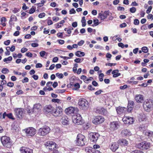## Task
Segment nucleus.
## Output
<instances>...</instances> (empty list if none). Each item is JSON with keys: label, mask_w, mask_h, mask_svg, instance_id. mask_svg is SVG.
<instances>
[{"label": "nucleus", "mask_w": 153, "mask_h": 153, "mask_svg": "<svg viewBox=\"0 0 153 153\" xmlns=\"http://www.w3.org/2000/svg\"><path fill=\"white\" fill-rule=\"evenodd\" d=\"M119 127V123L117 121H113L110 124V129L111 131H114L117 129Z\"/></svg>", "instance_id": "obj_17"}, {"label": "nucleus", "mask_w": 153, "mask_h": 153, "mask_svg": "<svg viewBox=\"0 0 153 153\" xmlns=\"http://www.w3.org/2000/svg\"><path fill=\"white\" fill-rule=\"evenodd\" d=\"M12 60V57L10 56L7 58H5L3 59V61L4 62H6V63H8L9 62H7L8 61H11Z\"/></svg>", "instance_id": "obj_34"}, {"label": "nucleus", "mask_w": 153, "mask_h": 153, "mask_svg": "<svg viewBox=\"0 0 153 153\" xmlns=\"http://www.w3.org/2000/svg\"><path fill=\"white\" fill-rule=\"evenodd\" d=\"M10 41L9 40H8L7 41H5L4 42V44L5 45H8L10 43Z\"/></svg>", "instance_id": "obj_64"}, {"label": "nucleus", "mask_w": 153, "mask_h": 153, "mask_svg": "<svg viewBox=\"0 0 153 153\" xmlns=\"http://www.w3.org/2000/svg\"><path fill=\"white\" fill-rule=\"evenodd\" d=\"M45 145L47 149L51 151H54L56 149V144L53 141H48L45 144Z\"/></svg>", "instance_id": "obj_7"}, {"label": "nucleus", "mask_w": 153, "mask_h": 153, "mask_svg": "<svg viewBox=\"0 0 153 153\" xmlns=\"http://www.w3.org/2000/svg\"><path fill=\"white\" fill-rule=\"evenodd\" d=\"M150 143L146 141L140 143L136 144V147L141 150H145L148 149L150 147Z\"/></svg>", "instance_id": "obj_5"}, {"label": "nucleus", "mask_w": 153, "mask_h": 153, "mask_svg": "<svg viewBox=\"0 0 153 153\" xmlns=\"http://www.w3.org/2000/svg\"><path fill=\"white\" fill-rule=\"evenodd\" d=\"M134 106V102L133 101L129 100L128 101V111L131 112Z\"/></svg>", "instance_id": "obj_23"}, {"label": "nucleus", "mask_w": 153, "mask_h": 153, "mask_svg": "<svg viewBox=\"0 0 153 153\" xmlns=\"http://www.w3.org/2000/svg\"><path fill=\"white\" fill-rule=\"evenodd\" d=\"M147 18L149 19H151L153 20V15L151 14H149L147 16Z\"/></svg>", "instance_id": "obj_58"}, {"label": "nucleus", "mask_w": 153, "mask_h": 153, "mask_svg": "<svg viewBox=\"0 0 153 153\" xmlns=\"http://www.w3.org/2000/svg\"><path fill=\"white\" fill-rule=\"evenodd\" d=\"M111 15V13H110L109 11H106L102 13H99L98 14V18H100L101 20H104L108 16Z\"/></svg>", "instance_id": "obj_14"}, {"label": "nucleus", "mask_w": 153, "mask_h": 153, "mask_svg": "<svg viewBox=\"0 0 153 153\" xmlns=\"http://www.w3.org/2000/svg\"><path fill=\"white\" fill-rule=\"evenodd\" d=\"M86 20L85 19V17H83L82 18L81 22L82 23V26L83 27H84L86 25Z\"/></svg>", "instance_id": "obj_35"}, {"label": "nucleus", "mask_w": 153, "mask_h": 153, "mask_svg": "<svg viewBox=\"0 0 153 153\" xmlns=\"http://www.w3.org/2000/svg\"><path fill=\"white\" fill-rule=\"evenodd\" d=\"M14 83L12 82H9L7 84V86L11 87H13L14 86Z\"/></svg>", "instance_id": "obj_56"}, {"label": "nucleus", "mask_w": 153, "mask_h": 153, "mask_svg": "<svg viewBox=\"0 0 153 153\" xmlns=\"http://www.w3.org/2000/svg\"><path fill=\"white\" fill-rule=\"evenodd\" d=\"M145 134L148 137H153V132L151 131H146L145 132Z\"/></svg>", "instance_id": "obj_32"}, {"label": "nucleus", "mask_w": 153, "mask_h": 153, "mask_svg": "<svg viewBox=\"0 0 153 153\" xmlns=\"http://www.w3.org/2000/svg\"><path fill=\"white\" fill-rule=\"evenodd\" d=\"M76 55L78 57L83 56H85V54L84 52L78 51L75 53Z\"/></svg>", "instance_id": "obj_31"}, {"label": "nucleus", "mask_w": 153, "mask_h": 153, "mask_svg": "<svg viewBox=\"0 0 153 153\" xmlns=\"http://www.w3.org/2000/svg\"><path fill=\"white\" fill-rule=\"evenodd\" d=\"M52 114L55 117H60L62 114V109L60 106L54 108Z\"/></svg>", "instance_id": "obj_10"}, {"label": "nucleus", "mask_w": 153, "mask_h": 153, "mask_svg": "<svg viewBox=\"0 0 153 153\" xmlns=\"http://www.w3.org/2000/svg\"><path fill=\"white\" fill-rule=\"evenodd\" d=\"M65 91V90H57L56 91V93H63Z\"/></svg>", "instance_id": "obj_48"}, {"label": "nucleus", "mask_w": 153, "mask_h": 153, "mask_svg": "<svg viewBox=\"0 0 153 153\" xmlns=\"http://www.w3.org/2000/svg\"><path fill=\"white\" fill-rule=\"evenodd\" d=\"M58 58L57 57H55L53 59L52 62H56L58 61Z\"/></svg>", "instance_id": "obj_62"}, {"label": "nucleus", "mask_w": 153, "mask_h": 153, "mask_svg": "<svg viewBox=\"0 0 153 153\" xmlns=\"http://www.w3.org/2000/svg\"><path fill=\"white\" fill-rule=\"evenodd\" d=\"M126 108L123 107L119 106L118 107H116V110L117 114H120L124 112L125 111V109Z\"/></svg>", "instance_id": "obj_24"}, {"label": "nucleus", "mask_w": 153, "mask_h": 153, "mask_svg": "<svg viewBox=\"0 0 153 153\" xmlns=\"http://www.w3.org/2000/svg\"><path fill=\"white\" fill-rule=\"evenodd\" d=\"M54 67H55V65L54 64H53L50 66L49 69L46 68V69L47 70H48V69H49L50 70H52L54 68Z\"/></svg>", "instance_id": "obj_57"}, {"label": "nucleus", "mask_w": 153, "mask_h": 153, "mask_svg": "<svg viewBox=\"0 0 153 153\" xmlns=\"http://www.w3.org/2000/svg\"><path fill=\"white\" fill-rule=\"evenodd\" d=\"M15 114L16 116L19 118H22L23 114V109L21 108H18L14 109Z\"/></svg>", "instance_id": "obj_19"}, {"label": "nucleus", "mask_w": 153, "mask_h": 153, "mask_svg": "<svg viewBox=\"0 0 153 153\" xmlns=\"http://www.w3.org/2000/svg\"><path fill=\"white\" fill-rule=\"evenodd\" d=\"M142 51L143 52L146 53L148 51V48L146 47H143L142 48Z\"/></svg>", "instance_id": "obj_37"}, {"label": "nucleus", "mask_w": 153, "mask_h": 153, "mask_svg": "<svg viewBox=\"0 0 153 153\" xmlns=\"http://www.w3.org/2000/svg\"><path fill=\"white\" fill-rule=\"evenodd\" d=\"M73 121L75 123L78 125H81L83 123V121L80 114H78L74 115L73 117Z\"/></svg>", "instance_id": "obj_6"}, {"label": "nucleus", "mask_w": 153, "mask_h": 153, "mask_svg": "<svg viewBox=\"0 0 153 153\" xmlns=\"http://www.w3.org/2000/svg\"><path fill=\"white\" fill-rule=\"evenodd\" d=\"M139 23V21L137 19H135L134 20V24L136 25H138Z\"/></svg>", "instance_id": "obj_49"}, {"label": "nucleus", "mask_w": 153, "mask_h": 153, "mask_svg": "<svg viewBox=\"0 0 153 153\" xmlns=\"http://www.w3.org/2000/svg\"><path fill=\"white\" fill-rule=\"evenodd\" d=\"M22 9L23 10H26L27 9H28V7L26 6V4L25 3H23Z\"/></svg>", "instance_id": "obj_59"}, {"label": "nucleus", "mask_w": 153, "mask_h": 153, "mask_svg": "<svg viewBox=\"0 0 153 153\" xmlns=\"http://www.w3.org/2000/svg\"><path fill=\"white\" fill-rule=\"evenodd\" d=\"M11 126V129L13 131V132H17L19 131V126L17 124L13 123L12 124Z\"/></svg>", "instance_id": "obj_27"}, {"label": "nucleus", "mask_w": 153, "mask_h": 153, "mask_svg": "<svg viewBox=\"0 0 153 153\" xmlns=\"http://www.w3.org/2000/svg\"><path fill=\"white\" fill-rule=\"evenodd\" d=\"M20 10L19 9L15 8L13 10L12 12L14 13H16L19 12Z\"/></svg>", "instance_id": "obj_45"}, {"label": "nucleus", "mask_w": 153, "mask_h": 153, "mask_svg": "<svg viewBox=\"0 0 153 153\" xmlns=\"http://www.w3.org/2000/svg\"><path fill=\"white\" fill-rule=\"evenodd\" d=\"M123 120L125 124H131L134 122V120L133 117H124Z\"/></svg>", "instance_id": "obj_18"}, {"label": "nucleus", "mask_w": 153, "mask_h": 153, "mask_svg": "<svg viewBox=\"0 0 153 153\" xmlns=\"http://www.w3.org/2000/svg\"><path fill=\"white\" fill-rule=\"evenodd\" d=\"M21 153H33V150L28 148L22 147L20 149Z\"/></svg>", "instance_id": "obj_20"}, {"label": "nucleus", "mask_w": 153, "mask_h": 153, "mask_svg": "<svg viewBox=\"0 0 153 153\" xmlns=\"http://www.w3.org/2000/svg\"><path fill=\"white\" fill-rule=\"evenodd\" d=\"M8 48H10V47H7L6 48V49L7 50V51L6 52H5V54L6 55H9L10 54V51H9L7 49Z\"/></svg>", "instance_id": "obj_52"}, {"label": "nucleus", "mask_w": 153, "mask_h": 153, "mask_svg": "<svg viewBox=\"0 0 153 153\" xmlns=\"http://www.w3.org/2000/svg\"><path fill=\"white\" fill-rule=\"evenodd\" d=\"M119 143L117 142H113L110 143L109 148L113 152H115L118 148Z\"/></svg>", "instance_id": "obj_13"}, {"label": "nucleus", "mask_w": 153, "mask_h": 153, "mask_svg": "<svg viewBox=\"0 0 153 153\" xmlns=\"http://www.w3.org/2000/svg\"><path fill=\"white\" fill-rule=\"evenodd\" d=\"M152 7L151 6H149L148 9L146 10V13L147 14L149 13L151 11Z\"/></svg>", "instance_id": "obj_54"}, {"label": "nucleus", "mask_w": 153, "mask_h": 153, "mask_svg": "<svg viewBox=\"0 0 153 153\" xmlns=\"http://www.w3.org/2000/svg\"><path fill=\"white\" fill-rule=\"evenodd\" d=\"M52 19L53 21L57 22L59 20V18L58 17L54 16L52 18Z\"/></svg>", "instance_id": "obj_63"}, {"label": "nucleus", "mask_w": 153, "mask_h": 153, "mask_svg": "<svg viewBox=\"0 0 153 153\" xmlns=\"http://www.w3.org/2000/svg\"><path fill=\"white\" fill-rule=\"evenodd\" d=\"M52 102H57L58 103H59L60 102V100L58 99H53L52 100Z\"/></svg>", "instance_id": "obj_39"}, {"label": "nucleus", "mask_w": 153, "mask_h": 153, "mask_svg": "<svg viewBox=\"0 0 153 153\" xmlns=\"http://www.w3.org/2000/svg\"><path fill=\"white\" fill-rule=\"evenodd\" d=\"M61 122L63 125H67L69 124V120L67 116L63 115L61 119Z\"/></svg>", "instance_id": "obj_22"}, {"label": "nucleus", "mask_w": 153, "mask_h": 153, "mask_svg": "<svg viewBox=\"0 0 153 153\" xmlns=\"http://www.w3.org/2000/svg\"><path fill=\"white\" fill-rule=\"evenodd\" d=\"M29 81V79L27 77H25L23 80H22V82L23 83L25 82H27Z\"/></svg>", "instance_id": "obj_55"}, {"label": "nucleus", "mask_w": 153, "mask_h": 153, "mask_svg": "<svg viewBox=\"0 0 153 153\" xmlns=\"http://www.w3.org/2000/svg\"><path fill=\"white\" fill-rule=\"evenodd\" d=\"M152 105V101L147 99L143 102V106L145 110L148 112L150 111Z\"/></svg>", "instance_id": "obj_8"}, {"label": "nucleus", "mask_w": 153, "mask_h": 153, "mask_svg": "<svg viewBox=\"0 0 153 153\" xmlns=\"http://www.w3.org/2000/svg\"><path fill=\"white\" fill-rule=\"evenodd\" d=\"M36 8L35 7H32L29 10V13L30 14H32L34 13L35 11Z\"/></svg>", "instance_id": "obj_38"}, {"label": "nucleus", "mask_w": 153, "mask_h": 153, "mask_svg": "<svg viewBox=\"0 0 153 153\" xmlns=\"http://www.w3.org/2000/svg\"><path fill=\"white\" fill-rule=\"evenodd\" d=\"M93 22L95 26H96L99 24V20L98 19L94 20Z\"/></svg>", "instance_id": "obj_42"}, {"label": "nucleus", "mask_w": 153, "mask_h": 153, "mask_svg": "<svg viewBox=\"0 0 153 153\" xmlns=\"http://www.w3.org/2000/svg\"><path fill=\"white\" fill-rule=\"evenodd\" d=\"M131 153H144L143 152L138 150H135L132 151Z\"/></svg>", "instance_id": "obj_47"}, {"label": "nucleus", "mask_w": 153, "mask_h": 153, "mask_svg": "<svg viewBox=\"0 0 153 153\" xmlns=\"http://www.w3.org/2000/svg\"><path fill=\"white\" fill-rule=\"evenodd\" d=\"M75 142L77 146H82L84 145L86 142L85 136L82 134H78Z\"/></svg>", "instance_id": "obj_1"}, {"label": "nucleus", "mask_w": 153, "mask_h": 153, "mask_svg": "<svg viewBox=\"0 0 153 153\" xmlns=\"http://www.w3.org/2000/svg\"><path fill=\"white\" fill-rule=\"evenodd\" d=\"M78 104L79 108L83 110H85L88 108L89 105L88 101L85 99H81L79 100Z\"/></svg>", "instance_id": "obj_3"}, {"label": "nucleus", "mask_w": 153, "mask_h": 153, "mask_svg": "<svg viewBox=\"0 0 153 153\" xmlns=\"http://www.w3.org/2000/svg\"><path fill=\"white\" fill-rule=\"evenodd\" d=\"M97 111L99 113L103 115H105L107 114V111L103 108H99Z\"/></svg>", "instance_id": "obj_29"}, {"label": "nucleus", "mask_w": 153, "mask_h": 153, "mask_svg": "<svg viewBox=\"0 0 153 153\" xmlns=\"http://www.w3.org/2000/svg\"><path fill=\"white\" fill-rule=\"evenodd\" d=\"M121 134L123 136H129L131 134V132L127 129H124L121 132Z\"/></svg>", "instance_id": "obj_25"}, {"label": "nucleus", "mask_w": 153, "mask_h": 153, "mask_svg": "<svg viewBox=\"0 0 153 153\" xmlns=\"http://www.w3.org/2000/svg\"><path fill=\"white\" fill-rule=\"evenodd\" d=\"M104 120V118L100 116L96 117L94 120L92 121L93 123L95 124H98L102 123Z\"/></svg>", "instance_id": "obj_12"}, {"label": "nucleus", "mask_w": 153, "mask_h": 153, "mask_svg": "<svg viewBox=\"0 0 153 153\" xmlns=\"http://www.w3.org/2000/svg\"><path fill=\"white\" fill-rule=\"evenodd\" d=\"M46 52L44 51H42L39 53L40 55L41 56L43 57L45 55Z\"/></svg>", "instance_id": "obj_46"}, {"label": "nucleus", "mask_w": 153, "mask_h": 153, "mask_svg": "<svg viewBox=\"0 0 153 153\" xmlns=\"http://www.w3.org/2000/svg\"><path fill=\"white\" fill-rule=\"evenodd\" d=\"M36 130L33 127H29L27 128L25 132L27 135L28 136H33L35 134Z\"/></svg>", "instance_id": "obj_15"}, {"label": "nucleus", "mask_w": 153, "mask_h": 153, "mask_svg": "<svg viewBox=\"0 0 153 153\" xmlns=\"http://www.w3.org/2000/svg\"><path fill=\"white\" fill-rule=\"evenodd\" d=\"M17 20V19L16 16L14 15H12L10 18L9 21V23H10L12 21H16Z\"/></svg>", "instance_id": "obj_33"}, {"label": "nucleus", "mask_w": 153, "mask_h": 153, "mask_svg": "<svg viewBox=\"0 0 153 153\" xmlns=\"http://www.w3.org/2000/svg\"><path fill=\"white\" fill-rule=\"evenodd\" d=\"M42 108V105L39 103H38L34 105L33 109L36 111L37 110L38 111H40Z\"/></svg>", "instance_id": "obj_28"}, {"label": "nucleus", "mask_w": 153, "mask_h": 153, "mask_svg": "<svg viewBox=\"0 0 153 153\" xmlns=\"http://www.w3.org/2000/svg\"><path fill=\"white\" fill-rule=\"evenodd\" d=\"M54 108L50 105H46L44 108V111L46 114H52Z\"/></svg>", "instance_id": "obj_11"}, {"label": "nucleus", "mask_w": 153, "mask_h": 153, "mask_svg": "<svg viewBox=\"0 0 153 153\" xmlns=\"http://www.w3.org/2000/svg\"><path fill=\"white\" fill-rule=\"evenodd\" d=\"M119 142L122 146H127L128 144V141L125 139L119 140Z\"/></svg>", "instance_id": "obj_26"}, {"label": "nucleus", "mask_w": 153, "mask_h": 153, "mask_svg": "<svg viewBox=\"0 0 153 153\" xmlns=\"http://www.w3.org/2000/svg\"><path fill=\"white\" fill-rule=\"evenodd\" d=\"M78 108H74L72 107H68L66 108L65 110V113L67 114H71L76 113L77 112Z\"/></svg>", "instance_id": "obj_16"}, {"label": "nucleus", "mask_w": 153, "mask_h": 153, "mask_svg": "<svg viewBox=\"0 0 153 153\" xmlns=\"http://www.w3.org/2000/svg\"><path fill=\"white\" fill-rule=\"evenodd\" d=\"M135 99L136 101L139 103H142L143 102L144 97L143 95L137 94L135 96Z\"/></svg>", "instance_id": "obj_21"}, {"label": "nucleus", "mask_w": 153, "mask_h": 153, "mask_svg": "<svg viewBox=\"0 0 153 153\" xmlns=\"http://www.w3.org/2000/svg\"><path fill=\"white\" fill-rule=\"evenodd\" d=\"M9 72V70L7 68H3L1 70L2 73L3 74H6L8 73Z\"/></svg>", "instance_id": "obj_36"}, {"label": "nucleus", "mask_w": 153, "mask_h": 153, "mask_svg": "<svg viewBox=\"0 0 153 153\" xmlns=\"http://www.w3.org/2000/svg\"><path fill=\"white\" fill-rule=\"evenodd\" d=\"M130 11L131 13H134L136 11V9L135 7H132L130 9Z\"/></svg>", "instance_id": "obj_43"}, {"label": "nucleus", "mask_w": 153, "mask_h": 153, "mask_svg": "<svg viewBox=\"0 0 153 153\" xmlns=\"http://www.w3.org/2000/svg\"><path fill=\"white\" fill-rule=\"evenodd\" d=\"M99 136V134L96 132H91L88 135V137L90 140L94 143L97 142Z\"/></svg>", "instance_id": "obj_9"}, {"label": "nucleus", "mask_w": 153, "mask_h": 153, "mask_svg": "<svg viewBox=\"0 0 153 153\" xmlns=\"http://www.w3.org/2000/svg\"><path fill=\"white\" fill-rule=\"evenodd\" d=\"M30 84L31 86L33 88H36L37 86V83L36 82L33 81L31 82Z\"/></svg>", "instance_id": "obj_41"}, {"label": "nucleus", "mask_w": 153, "mask_h": 153, "mask_svg": "<svg viewBox=\"0 0 153 153\" xmlns=\"http://www.w3.org/2000/svg\"><path fill=\"white\" fill-rule=\"evenodd\" d=\"M100 146L98 145H95L93 146V149H94L95 150H97V149L100 148Z\"/></svg>", "instance_id": "obj_53"}, {"label": "nucleus", "mask_w": 153, "mask_h": 153, "mask_svg": "<svg viewBox=\"0 0 153 153\" xmlns=\"http://www.w3.org/2000/svg\"><path fill=\"white\" fill-rule=\"evenodd\" d=\"M76 13V11L74 8H72L69 11V13L70 14H75Z\"/></svg>", "instance_id": "obj_51"}, {"label": "nucleus", "mask_w": 153, "mask_h": 153, "mask_svg": "<svg viewBox=\"0 0 153 153\" xmlns=\"http://www.w3.org/2000/svg\"><path fill=\"white\" fill-rule=\"evenodd\" d=\"M7 117H8L9 118L13 120H14V119L13 117V114L12 113H10L7 114Z\"/></svg>", "instance_id": "obj_44"}, {"label": "nucleus", "mask_w": 153, "mask_h": 153, "mask_svg": "<svg viewBox=\"0 0 153 153\" xmlns=\"http://www.w3.org/2000/svg\"><path fill=\"white\" fill-rule=\"evenodd\" d=\"M45 13H40L39 15V18H42L43 17H44L45 16Z\"/></svg>", "instance_id": "obj_50"}, {"label": "nucleus", "mask_w": 153, "mask_h": 153, "mask_svg": "<svg viewBox=\"0 0 153 153\" xmlns=\"http://www.w3.org/2000/svg\"><path fill=\"white\" fill-rule=\"evenodd\" d=\"M1 141L4 146L9 148L11 146V143L9 137L4 136L1 138Z\"/></svg>", "instance_id": "obj_4"}, {"label": "nucleus", "mask_w": 153, "mask_h": 153, "mask_svg": "<svg viewBox=\"0 0 153 153\" xmlns=\"http://www.w3.org/2000/svg\"><path fill=\"white\" fill-rule=\"evenodd\" d=\"M85 150L87 153H94V149H93V148L90 147H86Z\"/></svg>", "instance_id": "obj_30"}, {"label": "nucleus", "mask_w": 153, "mask_h": 153, "mask_svg": "<svg viewBox=\"0 0 153 153\" xmlns=\"http://www.w3.org/2000/svg\"><path fill=\"white\" fill-rule=\"evenodd\" d=\"M56 75L59 78L62 79L63 77V75L62 74H59V73H57L56 74Z\"/></svg>", "instance_id": "obj_40"}, {"label": "nucleus", "mask_w": 153, "mask_h": 153, "mask_svg": "<svg viewBox=\"0 0 153 153\" xmlns=\"http://www.w3.org/2000/svg\"><path fill=\"white\" fill-rule=\"evenodd\" d=\"M39 45V44L37 43H33L31 44V46L33 47H38Z\"/></svg>", "instance_id": "obj_61"}, {"label": "nucleus", "mask_w": 153, "mask_h": 153, "mask_svg": "<svg viewBox=\"0 0 153 153\" xmlns=\"http://www.w3.org/2000/svg\"><path fill=\"white\" fill-rule=\"evenodd\" d=\"M27 49L26 48H23L21 49V51L22 53H24L27 51Z\"/></svg>", "instance_id": "obj_60"}, {"label": "nucleus", "mask_w": 153, "mask_h": 153, "mask_svg": "<svg viewBox=\"0 0 153 153\" xmlns=\"http://www.w3.org/2000/svg\"><path fill=\"white\" fill-rule=\"evenodd\" d=\"M51 129L48 126L45 125L37 130V134L39 136H44L48 134Z\"/></svg>", "instance_id": "obj_2"}]
</instances>
